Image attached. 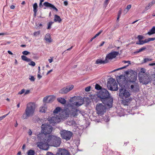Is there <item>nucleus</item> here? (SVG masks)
I'll use <instances>...</instances> for the list:
<instances>
[{"label":"nucleus","instance_id":"obj_36","mask_svg":"<svg viewBox=\"0 0 155 155\" xmlns=\"http://www.w3.org/2000/svg\"><path fill=\"white\" fill-rule=\"evenodd\" d=\"M144 42L143 40H140L137 41L136 43V44L139 45H142L144 44Z\"/></svg>","mask_w":155,"mask_h":155},{"label":"nucleus","instance_id":"obj_19","mask_svg":"<svg viewBox=\"0 0 155 155\" xmlns=\"http://www.w3.org/2000/svg\"><path fill=\"white\" fill-rule=\"evenodd\" d=\"M43 5L46 7H51L55 10L56 12L58 11V9L53 5L48 2H45L44 3Z\"/></svg>","mask_w":155,"mask_h":155},{"label":"nucleus","instance_id":"obj_60","mask_svg":"<svg viewBox=\"0 0 155 155\" xmlns=\"http://www.w3.org/2000/svg\"><path fill=\"white\" fill-rule=\"evenodd\" d=\"M41 77H42V76L41 75H40L39 74H38V78L39 80L41 78Z\"/></svg>","mask_w":155,"mask_h":155},{"label":"nucleus","instance_id":"obj_28","mask_svg":"<svg viewBox=\"0 0 155 155\" xmlns=\"http://www.w3.org/2000/svg\"><path fill=\"white\" fill-rule=\"evenodd\" d=\"M155 3V1H152L145 8V9L146 11L150 8Z\"/></svg>","mask_w":155,"mask_h":155},{"label":"nucleus","instance_id":"obj_44","mask_svg":"<svg viewBox=\"0 0 155 155\" xmlns=\"http://www.w3.org/2000/svg\"><path fill=\"white\" fill-rule=\"evenodd\" d=\"M91 88V87L90 86H88L85 88V90L86 91L88 92L90 91Z\"/></svg>","mask_w":155,"mask_h":155},{"label":"nucleus","instance_id":"obj_1","mask_svg":"<svg viewBox=\"0 0 155 155\" xmlns=\"http://www.w3.org/2000/svg\"><path fill=\"white\" fill-rule=\"evenodd\" d=\"M125 76L121 75L117 78V81L120 86L119 88V96L122 99L130 98V94L126 89L127 88L128 85L125 84Z\"/></svg>","mask_w":155,"mask_h":155},{"label":"nucleus","instance_id":"obj_58","mask_svg":"<svg viewBox=\"0 0 155 155\" xmlns=\"http://www.w3.org/2000/svg\"><path fill=\"white\" fill-rule=\"evenodd\" d=\"M149 65L150 66H153L155 65V63H150L149 64Z\"/></svg>","mask_w":155,"mask_h":155},{"label":"nucleus","instance_id":"obj_18","mask_svg":"<svg viewBox=\"0 0 155 155\" xmlns=\"http://www.w3.org/2000/svg\"><path fill=\"white\" fill-rule=\"evenodd\" d=\"M84 102V99L80 98L77 101L70 104L69 107H75V106L78 107L83 104Z\"/></svg>","mask_w":155,"mask_h":155},{"label":"nucleus","instance_id":"obj_7","mask_svg":"<svg viewBox=\"0 0 155 155\" xmlns=\"http://www.w3.org/2000/svg\"><path fill=\"white\" fill-rule=\"evenodd\" d=\"M107 86L108 89L111 91H117L118 89L117 84L115 80L113 78L108 79Z\"/></svg>","mask_w":155,"mask_h":155},{"label":"nucleus","instance_id":"obj_5","mask_svg":"<svg viewBox=\"0 0 155 155\" xmlns=\"http://www.w3.org/2000/svg\"><path fill=\"white\" fill-rule=\"evenodd\" d=\"M138 74L139 81L143 84H147L150 81V77L149 74L145 73V68H141Z\"/></svg>","mask_w":155,"mask_h":155},{"label":"nucleus","instance_id":"obj_43","mask_svg":"<svg viewBox=\"0 0 155 155\" xmlns=\"http://www.w3.org/2000/svg\"><path fill=\"white\" fill-rule=\"evenodd\" d=\"M102 32V30L100 31L99 32H98L97 34L95 35L94 36V37L96 38Z\"/></svg>","mask_w":155,"mask_h":155},{"label":"nucleus","instance_id":"obj_55","mask_svg":"<svg viewBox=\"0 0 155 155\" xmlns=\"http://www.w3.org/2000/svg\"><path fill=\"white\" fill-rule=\"evenodd\" d=\"M109 0H105L104 2V4L105 5H107L109 3Z\"/></svg>","mask_w":155,"mask_h":155},{"label":"nucleus","instance_id":"obj_32","mask_svg":"<svg viewBox=\"0 0 155 155\" xmlns=\"http://www.w3.org/2000/svg\"><path fill=\"white\" fill-rule=\"evenodd\" d=\"M146 49V48L145 47H143L140 48L138 50L136 51L135 53H138L140 52L143 51L145 50Z\"/></svg>","mask_w":155,"mask_h":155},{"label":"nucleus","instance_id":"obj_10","mask_svg":"<svg viewBox=\"0 0 155 155\" xmlns=\"http://www.w3.org/2000/svg\"><path fill=\"white\" fill-rule=\"evenodd\" d=\"M44 138L43 139V140H39V139H38V140H39L41 141L39 142H38L37 143V146L39 147L40 149L45 150H47L49 148V143L46 142L45 141V139H47L48 137H44Z\"/></svg>","mask_w":155,"mask_h":155},{"label":"nucleus","instance_id":"obj_45","mask_svg":"<svg viewBox=\"0 0 155 155\" xmlns=\"http://www.w3.org/2000/svg\"><path fill=\"white\" fill-rule=\"evenodd\" d=\"M53 101V99L52 97H49L48 99V103L52 102Z\"/></svg>","mask_w":155,"mask_h":155},{"label":"nucleus","instance_id":"obj_24","mask_svg":"<svg viewBox=\"0 0 155 155\" xmlns=\"http://www.w3.org/2000/svg\"><path fill=\"white\" fill-rule=\"evenodd\" d=\"M130 101L131 100L130 98L123 99L122 103L124 105H128V103L130 102Z\"/></svg>","mask_w":155,"mask_h":155},{"label":"nucleus","instance_id":"obj_23","mask_svg":"<svg viewBox=\"0 0 155 155\" xmlns=\"http://www.w3.org/2000/svg\"><path fill=\"white\" fill-rule=\"evenodd\" d=\"M33 8L34 15L35 16L37 12V9L38 8V5L37 3H35L33 4Z\"/></svg>","mask_w":155,"mask_h":155},{"label":"nucleus","instance_id":"obj_33","mask_svg":"<svg viewBox=\"0 0 155 155\" xmlns=\"http://www.w3.org/2000/svg\"><path fill=\"white\" fill-rule=\"evenodd\" d=\"M61 108L59 107H56L53 111V113L54 114L58 113L59 112H60Z\"/></svg>","mask_w":155,"mask_h":155},{"label":"nucleus","instance_id":"obj_27","mask_svg":"<svg viewBox=\"0 0 155 155\" xmlns=\"http://www.w3.org/2000/svg\"><path fill=\"white\" fill-rule=\"evenodd\" d=\"M57 101L62 104H65L66 103V100L64 98L60 97L57 98Z\"/></svg>","mask_w":155,"mask_h":155},{"label":"nucleus","instance_id":"obj_17","mask_svg":"<svg viewBox=\"0 0 155 155\" xmlns=\"http://www.w3.org/2000/svg\"><path fill=\"white\" fill-rule=\"evenodd\" d=\"M71 108V110H69V114L73 117H75L78 116V112L82 114L81 111L76 108L75 107H70Z\"/></svg>","mask_w":155,"mask_h":155},{"label":"nucleus","instance_id":"obj_21","mask_svg":"<svg viewBox=\"0 0 155 155\" xmlns=\"http://www.w3.org/2000/svg\"><path fill=\"white\" fill-rule=\"evenodd\" d=\"M45 39L47 42L49 43H51L52 41L50 34L49 33H47L45 35Z\"/></svg>","mask_w":155,"mask_h":155},{"label":"nucleus","instance_id":"obj_61","mask_svg":"<svg viewBox=\"0 0 155 155\" xmlns=\"http://www.w3.org/2000/svg\"><path fill=\"white\" fill-rule=\"evenodd\" d=\"M15 8V6L14 5H12L10 6V8L12 9H13Z\"/></svg>","mask_w":155,"mask_h":155},{"label":"nucleus","instance_id":"obj_22","mask_svg":"<svg viewBox=\"0 0 155 155\" xmlns=\"http://www.w3.org/2000/svg\"><path fill=\"white\" fill-rule=\"evenodd\" d=\"M107 63L106 61V58L104 60H102L101 59H97L95 63L97 64H105Z\"/></svg>","mask_w":155,"mask_h":155},{"label":"nucleus","instance_id":"obj_16","mask_svg":"<svg viewBox=\"0 0 155 155\" xmlns=\"http://www.w3.org/2000/svg\"><path fill=\"white\" fill-rule=\"evenodd\" d=\"M69 110L68 109H64L60 113V116L58 117V118H66L69 117Z\"/></svg>","mask_w":155,"mask_h":155},{"label":"nucleus","instance_id":"obj_34","mask_svg":"<svg viewBox=\"0 0 155 155\" xmlns=\"http://www.w3.org/2000/svg\"><path fill=\"white\" fill-rule=\"evenodd\" d=\"M95 88L97 90H101L103 88H102V87L99 84H96L95 85Z\"/></svg>","mask_w":155,"mask_h":155},{"label":"nucleus","instance_id":"obj_25","mask_svg":"<svg viewBox=\"0 0 155 155\" xmlns=\"http://www.w3.org/2000/svg\"><path fill=\"white\" fill-rule=\"evenodd\" d=\"M54 21L55 22H58L59 23H60L61 21L62 20L59 16L55 15H54Z\"/></svg>","mask_w":155,"mask_h":155},{"label":"nucleus","instance_id":"obj_53","mask_svg":"<svg viewBox=\"0 0 155 155\" xmlns=\"http://www.w3.org/2000/svg\"><path fill=\"white\" fill-rule=\"evenodd\" d=\"M122 62L124 63H128L129 64H130V61H122Z\"/></svg>","mask_w":155,"mask_h":155},{"label":"nucleus","instance_id":"obj_48","mask_svg":"<svg viewBox=\"0 0 155 155\" xmlns=\"http://www.w3.org/2000/svg\"><path fill=\"white\" fill-rule=\"evenodd\" d=\"M137 38L138 41L141 40L143 38V37L141 35H139L137 36Z\"/></svg>","mask_w":155,"mask_h":155},{"label":"nucleus","instance_id":"obj_9","mask_svg":"<svg viewBox=\"0 0 155 155\" xmlns=\"http://www.w3.org/2000/svg\"><path fill=\"white\" fill-rule=\"evenodd\" d=\"M60 134L62 138L66 140H70L73 135V133L72 132L66 130H61Z\"/></svg>","mask_w":155,"mask_h":155},{"label":"nucleus","instance_id":"obj_3","mask_svg":"<svg viewBox=\"0 0 155 155\" xmlns=\"http://www.w3.org/2000/svg\"><path fill=\"white\" fill-rule=\"evenodd\" d=\"M35 104L34 103L30 102L27 105L25 112L21 117L23 119H26L32 116L35 109Z\"/></svg>","mask_w":155,"mask_h":155},{"label":"nucleus","instance_id":"obj_64","mask_svg":"<svg viewBox=\"0 0 155 155\" xmlns=\"http://www.w3.org/2000/svg\"><path fill=\"white\" fill-rule=\"evenodd\" d=\"M53 61V59H48V61L49 62V63H51Z\"/></svg>","mask_w":155,"mask_h":155},{"label":"nucleus","instance_id":"obj_52","mask_svg":"<svg viewBox=\"0 0 155 155\" xmlns=\"http://www.w3.org/2000/svg\"><path fill=\"white\" fill-rule=\"evenodd\" d=\"M121 13H122V10H121V9H120L119 10V11H118V12L117 16H120L121 15Z\"/></svg>","mask_w":155,"mask_h":155},{"label":"nucleus","instance_id":"obj_26","mask_svg":"<svg viewBox=\"0 0 155 155\" xmlns=\"http://www.w3.org/2000/svg\"><path fill=\"white\" fill-rule=\"evenodd\" d=\"M47 110L46 104H44V106H41L40 108L39 111L41 112H45Z\"/></svg>","mask_w":155,"mask_h":155},{"label":"nucleus","instance_id":"obj_20","mask_svg":"<svg viewBox=\"0 0 155 155\" xmlns=\"http://www.w3.org/2000/svg\"><path fill=\"white\" fill-rule=\"evenodd\" d=\"M57 155H70L68 151L66 150H61L57 153Z\"/></svg>","mask_w":155,"mask_h":155},{"label":"nucleus","instance_id":"obj_41","mask_svg":"<svg viewBox=\"0 0 155 155\" xmlns=\"http://www.w3.org/2000/svg\"><path fill=\"white\" fill-rule=\"evenodd\" d=\"M22 54L25 55H27L28 54H30V53L28 51H25L22 52Z\"/></svg>","mask_w":155,"mask_h":155},{"label":"nucleus","instance_id":"obj_40","mask_svg":"<svg viewBox=\"0 0 155 155\" xmlns=\"http://www.w3.org/2000/svg\"><path fill=\"white\" fill-rule=\"evenodd\" d=\"M28 64L29 65H31L32 66H34L35 65V63L34 62L31 61L30 62L28 63Z\"/></svg>","mask_w":155,"mask_h":155},{"label":"nucleus","instance_id":"obj_49","mask_svg":"<svg viewBox=\"0 0 155 155\" xmlns=\"http://www.w3.org/2000/svg\"><path fill=\"white\" fill-rule=\"evenodd\" d=\"M29 79L32 81H35V78L33 76H31V77L29 78Z\"/></svg>","mask_w":155,"mask_h":155},{"label":"nucleus","instance_id":"obj_51","mask_svg":"<svg viewBox=\"0 0 155 155\" xmlns=\"http://www.w3.org/2000/svg\"><path fill=\"white\" fill-rule=\"evenodd\" d=\"M131 7V5H127L126 9H127V11H128L130 10Z\"/></svg>","mask_w":155,"mask_h":155},{"label":"nucleus","instance_id":"obj_2","mask_svg":"<svg viewBox=\"0 0 155 155\" xmlns=\"http://www.w3.org/2000/svg\"><path fill=\"white\" fill-rule=\"evenodd\" d=\"M41 133L37 135V139L39 140H43L44 137H48V136L47 134L51 133L53 130L52 127L47 124H42L41 126Z\"/></svg>","mask_w":155,"mask_h":155},{"label":"nucleus","instance_id":"obj_35","mask_svg":"<svg viewBox=\"0 0 155 155\" xmlns=\"http://www.w3.org/2000/svg\"><path fill=\"white\" fill-rule=\"evenodd\" d=\"M35 151L32 150H30L28 152V155H34Z\"/></svg>","mask_w":155,"mask_h":155},{"label":"nucleus","instance_id":"obj_62","mask_svg":"<svg viewBox=\"0 0 155 155\" xmlns=\"http://www.w3.org/2000/svg\"><path fill=\"white\" fill-rule=\"evenodd\" d=\"M53 71L52 69H51L50 70V71H48V72L47 73V75H48L51 72Z\"/></svg>","mask_w":155,"mask_h":155},{"label":"nucleus","instance_id":"obj_15","mask_svg":"<svg viewBox=\"0 0 155 155\" xmlns=\"http://www.w3.org/2000/svg\"><path fill=\"white\" fill-rule=\"evenodd\" d=\"M73 88L74 86L73 85H70L61 89L59 91V92L61 94H66L68 92L71 90Z\"/></svg>","mask_w":155,"mask_h":155},{"label":"nucleus","instance_id":"obj_31","mask_svg":"<svg viewBox=\"0 0 155 155\" xmlns=\"http://www.w3.org/2000/svg\"><path fill=\"white\" fill-rule=\"evenodd\" d=\"M21 58L22 60L27 62H29L31 61L30 59L28 58L27 57L24 55L21 56Z\"/></svg>","mask_w":155,"mask_h":155},{"label":"nucleus","instance_id":"obj_30","mask_svg":"<svg viewBox=\"0 0 155 155\" xmlns=\"http://www.w3.org/2000/svg\"><path fill=\"white\" fill-rule=\"evenodd\" d=\"M57 119V118L56 117H51V119L50 120V123L54 124L56 123L57 122L56 120Z\"/></svg>","mask_w":155,"mask_h":155},{"label":"nucleus","instance_id":"obj_8","mask_svg":"<svg viewBox=\"0 0 155 155\" xmlns=\"http://www.w3.org/2000/svg\"><path fill=\"white\" fill-rule=\"evenodd\" d=\"M125 76L129 79L127 83L132 81H136L137 80V73L133 70L125 72Z\"/></svg>","mask_w":155,"mask_h":155},{"label":"nucleus","instance_id":"obj_12","mask_svg":"<svg viewBox=\"0 0 155 155\" xmlns=\"http://www.w3.org/2000/svg\"><path fill=\"white\" fill-rule=\"evenodd\" d=\"M119 54L118 51H112L107 55L105 58L106 61L107 63L111 61L113 59L116 58L117 56Z\"/></svg>","mask_w":155,"mask_h":155},{"label":"nucleus","instance_id":"obj_54","mask_svg":"<svg viewBox=\"0 0 155 155\" xmlns=\"http://www.w3.org/2000/svg\"><path fill=\"white\" fill-rule=\"evenodd\" d=\"M144 44L148 43L149 42L148 38H146L144 40H143Z\"/></svg>","mask_w":155,"mask_h":155},{"label":"nucleus","instance_id":"obj_59","mask_svg":"<svg viewBox=\"0 0 155 155\" xmlns=\"http://www.w3.org/2000/svg\"><path fill=\"white\" fill-rule=\"evenodd\" d=\"M64 5L65 6H67L68 5V2L67 1H65L64 2Z\"/></svg>","mask_w":155,"mask_h":155},{"label":"nucleus","instance_id":"obj_4","mask_svg":"<svg viewBox=\"0 0 155 155\" xmlns=\"http://www.w3.org/2000/svg\"><path fill=\"white\" fill-rule=\"evenodd\" d=\"M45 141L49 143V145L57 147L60 145L61 139L59 137L57 136L50 135L48 136L47 139H45Z\"/></svg>","mask_w":155,"mask_h":155},{"label":"nucleus","instance_id":"obj_14","mask_svg":"<svg viewBox=\"0 0 155 155\" xmlns=\"http://www.w3.org/2000/svg\"><path fill=\"white\" fill-rule=\"evenodd\" d=\"M106 107L101 103L97 104L96 110L98 114H102L106 112Z\"/></svg>","mask_w":155,"mask_h":155},{"label":"nucleus","instance_id":"obj_46","mask_svg":"<svg viewBox=\"0 0 155 155\" xmlns=\"http://www.w3.org/2000/svg\"><path fill=\"white\" fill-rule=\"evenodd\" d=\"M152 60V59H151L145 58L144 59V62H146L147 61H151Z\"/></svg>","mask_w":155,"mask_h":155},{"label":"nucleus","instance_id":"obj_42","mask_svg":"<svg viewBox=\"0 0 155 155\" xmlns=\"http://www.w3.org/2000/svg\"><path fill=\"white\" fill-rule=\"evenodd\" d=\"M10 112L8 113V114L4 115L3 116H2L0 117V120H2L4 118H5L9 114V113Z\"/></svg>","mask_w":155,"mask_h":155},{"label":"nucleus","instance_id":"obj_38","mask_svg":"<svg viewBox=\"0 0 155 155\" xmlns=\"http://www.w3.org/2000/svg\"><path fill=\"white\" fill-rule=\"evenodd\" d=\"M40 31H38L35 32L34 33V35L35 36H37L40 35Z\"/></svg>","mask_w":155,"mask_h":155},{"label":"nucleus","instance_id":"obj_57","mask_svg":"<svg viewBox=\"0 0 155 155\" xmlns=\"http://www.w3.org/2000/svg\"><path fill=\"white\" fill-rule=\"evenodd\" d=\"M30 91L29 90H27L25 93V95H26L29 94L30 93Z\"/></svg>","mask_w":155,"mask_h":155},{"label":"nucleus","instance_id":"obj_11","mask_svg":"<svg viewBox=\"0 0 155 155\" xmlns=\"http://www.w3.org/2000/svg\"><path fill=\"white\" fill-rule=\"evenodd\" d=\"M97 96L100 98V100L101 101L110 97V94L106 89L103 88L98 93Z\"/></svg>","mask_w":155,"mask_h":155},{"label":"nucleus","instance_id":"obj_50","mask_svg":"<svg viewBox=\"0 0 155 155\" xmlns=\"http://www.w3.org/2000/svg\"><path fill=\"white\" fill-rule=\"evenodd\" d=\"M149 42L155 40V37L154 38H148Z\"/></svg>","mask_w":155,"mask_h":155},{"label":"nucleus","instance_id":"obj_63","mask_svg":"<svg viewBox=\"0 0 155 155\" xmlns=\"http://www.w3.org/2000/svg\"><path fill=\"white\" fill-rule=\"evenodd\" d=\"M42 26V24L41 23H38V27H41Z\"/></svg>","mask_w":155,"mask_h":155},{"label":"nucleus","instance_id":"obj_6","mask_svg":"<svg viewBox=\"0 0 155 155\" xmlns=\"http://www.w3.org/2000/svg\"><path fill=\"white\" fill-rule=\"evenodd\" d=\"M125 81H126L125 84L128 85L127 88H129L130 90L134 92H137L139 90V86L137 82L136 81H132L130 83H127V80L125 76Z\"/></svg>","mask_w":155,"mask_h":155},{"label":"nucleus","instance_id":"obj_47","mask_svg":"<svg viewBox=\"0 0 155 155\" xmlns=\"http://www.w3.org/2000/svg\"><path fill=\"white\" fill-rule=\"evenodd\" d=\"M25 90L24 89H22L20 91H19L18 93V94H21L25 92Z\"/></svg>","mask_w":155,"mask_h":155},{"label":"nucleus","instance_id":"obj_37","mask_svg":"<svg viewBox=\"0 0 155 155\" xmlns=\"http://www.w3.org/2000/svg\"><path fill=\"white\" fill-rule=\"evenodd\" d=\"M49 98V97H45L43 99V102L44 103H48V99Z\"/></svg>","mask_w":155,"mask_h":155},{"label":"nucleus","instance_id":"obj_56","mask_svg":"<svg viewBox=\"0 0 155 155\" xmlns=\"http://www.w3.org/2000/svg\"><path fill=\"white\" fill-rule=\"evenodd\" d=\"M28 134L30 135V136H31V135L32 134V131H31V130H30V129H29V130L28 132Z\"/></svg>","mask_w":155,"mask_h":155},{"label":"nucleus","instance_id":"obj_29","mask_svg":"<svg viewBox=\"0 0 155 155\" xmlns=\"http://www.w3.org/2000/svg\"><path fill=\"white\" fill-rule=\"evenodd\" d=\"M154 34H155V26H153L147 33V34L149 35H150Z\"/></svg>","mask_w":155,"mask_h":155},{"label":"nucleus","instance_id":"obj_39","mask_svg":"<svg viewBox=\"0 0 155 155\" xmlns=\"http://www.w3.org/2000/svg\"><path fill=\"white\" fill-rule=\"evenodd\" d=\"M53 23V22H50L48 23V26L47 27L48 29H50L51 28V26Z\"/></svg>","mask_w":155,"mask_h":155},{"label":"nucleus","instance_id":"obj_13","mask_svg":"<svg viewBox=\"0 0 155 155\" xmlns=\"http://www.w3.org/2000/svg\"><path fill=\"white\" fill-rule=\"evenodd\" d=\"M101 101L106 107L110 108L112 107L113 99L111 97H110Z\"/></svg>","mask_w":155,"mask_h":155}]
</instances>
